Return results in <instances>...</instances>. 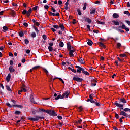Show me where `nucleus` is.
I'll use <instances>...</instances> for the list:
<instances>
[{"mask_svg":"<svg viewBox=\"0 0 130 130\" xmlns=\"http://www.w3.org/2000/svg\"><path fill=\"white\" fill-rule=\"evenodd\" d=\"M122 29H126V27L125 26V25L123 24L122 23Z\"/></svg>","mask_w":130,"mask_h":130,"instance_id":"64","label":"nucleus"},{"mask_svg":"<svg viewBox=\"0 0 130 130\" xmlns=\"http://www.w3.org/2000/svg\"><path fill=\"white\" fill-rule=\"evenodd\" d=\"M43 38L44 40H46V39H47V37L45 35H43Z\"/></svg>","mask_w":130,"mask_h":130,"instance_id":"46","label":"nucleus"},{"mask_svg":"<svg viewBox=\"0 0 130 130\" xmlns=\"http://www.w3.org/2000/svg\"><path fill=\"white\" fill-rule=\"evenodd\" d=\"M93 82L94 83H92V86H96V83H97V81H96V80H93Z\"/></svg>","mask_w":130,"mask_h":130,"instance_id":"48","label":"nucleus"},{"mask_svg":"<svg viewBox=\"0 0 130 130\" xmlns=\"http://www.w3.org/2000/svg\"><path fill=\"white\" fill-rule=\"evenodd\" d=\"M113 18H115V19H117V18H119V15L117 13H114L113 14Z\"/></svg>","mask_w":130,"mask_h":130,"instance_id":"21","label":"nucleus"},{"mask_svg":"<svg viewBox=\"0 0 130 130\" xmlns=\"http://www.w3.org/2000/svg\"><path fill=\"white\" fill-rule=\"evenodd\" d=\"M82 73L83 74H84L85 75H86L87 76H89V75H90V73L86 71H85V69H83L82 70Z\"/></svg>","mask_w":130,"mask_h":130,"instance_id":"18","label":"nucleus"},{"mask_svg":"<svg viewBox=\"0 0 130 130\" xmlns=\"http://www.w3.org/2000/svg\"><path fill=\"white\" fill-rule=\"evenodd\" d=\"M44 8L46 9V10H48V9H49V6H48V5H45L44 6Z\"/></svg>","mask_w":130,"mask_h":130,"instance_id":"51","label":"nucleus"},{"mask_svg":"<svg viewBox=\"0 0 130 130\" xmlns=\"http://www.w3.org/2000/svg\"><path fill=\"white\" fill-rule=\"evenodd\" d=\"M114 104H115V105H116V106L120 108V109H123V104H120L117 102H115Z\"/></svg>","mask_w":130,"mask_h":130,"instance_id":"5","label":"nucleus"},{"mask_svg":"<svg viewBox=\"0 0 130 130\" xmlns=\"http://www.w3.org/2000/svg\"><path fill=\"white\" fill-rule=\"evenodd\" d=\"M75 68H76L77 69V73H81V72L83 71V68H81L80 66H76Z\"/></svg>","mask_w":130,"mask_h":130,"instance_id":"7","label":"nucleus"},{"mask_svg":"<svg viewBox=\"0 0 130 130\" xmlns=\"http://www.w3.org/2000/svg\"><path fill=\"white\" fill-rule=\"evenodd\" d=\"M39 68H40V66H35L32 68V70H37V69H39Z\"/></svg>","mask_w":130,"mask_h":130,"instance_id":"38","label":"nucleus"},{"mask_svg":"<svg viewBox=\"0 0 130 130\" xmlns=\"http://www.w3.org/2000/svg\"><path fill=\"white\" fill-rule=\"evenodd\" d=\"M64 45V44H63V42H60V43H59L60 47H63Z\"/></svg>","mask_w":130,"mask_h":130,"instance_id":"37","label":"nucleus"},{"mask_svg":"<svg viewBox=\"0 0 130 130\" xmlns=\"http://www.w3.org/2000/svg\"><path fill=\"white\" fill-rule=\"evenodd\" d=\"M89 99L91 100V101H90L91 103H94V101H95L93 100V94H90L89 95Z\"/></svg>","mask_w":130,"mask_h":130,"instance_id":"22","label":"nucleus"},{"mask_svg":"<svg viewBox=\"0 0 130 130\" xmlns=\"http://www.w3.org/2000/svg\"><path fill=\"white\" fill-rule=\"evenodd\" d=\"M69 55H70V56H71V57H73V56H74V52H75V50H69Z\"/></svg>","mask_w":130,"mask_h":130,"instance_id":"13","label":"nucleus"},{"mask_svg":"<svg viewBox=\"0 0 130 130\" xmlns=\"http://www.w3.org/2000/svg\"><path fill=\"white\" fill-rule=\"evenodd\" d=\"M23 88H21V90L18 91L19 95H21V93H22V92H23Z\"/></svg>","mask_w":130,"mask_h":130,"instance_id":"47","label":"nucleus"},{"mask_svg":"<svg viewBox=\"0 0 130 130\" xmlns=\"http://www.w3.org/2000/svg\"><path fill=\"white\" fill-rule=\"evenodd\" d=\"M78 61L79 62V63H81L82 64L85 63V62H84V60H83V59L80 58L78 60Z\"/></svg>","mask_w":130,"mask_h":130,"instance_id":"24","label":"nucleus"},{"mask_svg":"<svg viewBox=\"0 0 130 130\" xmlns=\"http://www.w3.org/2000/svg\"><path fill=\"white\" fill-rule=\"evenodd\" d=\"M32 13V8H30L28 11H27V14H28L29 15H31V13Z\"/></svg>","mask_w":130,"mask_h":130,"instance_id":"28","label":"nucleus"},{"mask_svg":"<svg viewBox=\"0 0 130 130\" xmlns=\"http://www.w3.org/2000/svg\"><path fill=\"white\" fill-rule=\"evenodd\" d=\"M96 12V8H92L90 9V14L95 15V13Z\"/></svg>","mask_w":130,"mask_h":130,"instance_id":"11","label":"nucleus"},{"mask_svg":"<svg viewBox=\"0 0 130 130\" xmlns=\"http://www.w3.org/2000/svg\"><path fill=\"white\" fill-rule=\"evenodd\" d=\"M69 70H71V71H72V72H73V73H77V71H76V70L72 69L71 67H69Z\"/></svg>","mask_w":130,"mask_h":130,"instance_id":"31","label":"nucleus"},{"mask_svg":"<svg viewBox=\"0 0 130 130\" xmlns=\"http://www.w3.org/2000/svg\"><path fill=\"white\" fill-rule=\"evenodd\" d=\"M58 5H61L62 4V1H61V0L58 1Z\"/></svg>","mask_w":130,"mask_h":130,"instance_id":"62","label":"nucleus"},{"mask_svg":"<svg viewBox=\"0 0 130 130\" xmlns=\"http://www.w3.org/2000/svg\"><path fill=\"white\" fill-rule=\"evenodd\" d=\"M3 29L4 30V31L6 32L9 28L7 26H3Z\"/></svg>","mask_w":130,"mask_h":130,"instance_id":"39","label":"nucleus"},{"mask_svg":"<svg viewBox=\"0 0 130 130\" xmlns=\"http://www.w3.org/2000/svg\"><path fill=\"white\" fill-rule=\"evenodd\" d=\"M120 115H123V116H125L126 117H128L129 115L127 114V113H125V112L124 111H122L120 112Z\"/></svg>","mask_w":130,"mask_h":130,"instance_id":"8","label":"nucleus"},{"mask_svg":"<svg viewBox=\"0 0 130 130\" xmlns=\"http://www.w3.org/2000/svg\"><path fill=\"white\" fill-rule=\"evenodd\" d=\"M49 114L52 116H57V114L52 110H50V113Z\"/></svg>","mask_w":130,"mask_h":130,"instance_id":"4","label":"nucleus"},{"mask_svg":"<svg viewBox=\"0 0 130 130\" xmlns=\"http://www.w3.org/2000/svg\"><path fill=\"white\" fill-rule=\"evenodd\" d=\"M124 14H125V15H127V16H129L130 17V13L129 12H128V11H124Z\"/></svg>","mask_w":130,"mask_h":130,"instance_id":"29","label":"nucleus"},{"mask_svg":"<svg viewBox=\"0 0 130 130\" xmlns=\"http://www.w3.org/2000/svg\"><path fill=\"white\" fill-rule=\"evenodd\" d=\"M115 116L116 118H117V119L119 118V115H118V114L117 113H115Z\"/></svg>","mask_w":130,"mask_h":130,"instance_id":"58","label":"nucleus"},{"mask_svg":"<svg viewBox=\"0 0 130 130\" xmlns=\"http://www.w3.org/2000/svg\"><path fill=\"white\" fill-rule=\"evenodd\" d=\"M30 100L31 102H32V103H34L35 104L36 103V102L34 100V94H30Z\"/></svg>","mask_w":130,"mask_h":130,"instance_id":"9","label":"nucleus"},{"mask_svg":"<svg viewBox=\"0 0 130 130\" xmlns=\"http://www.w3.org/2000/svg\"><path fill=\"white\" fill-rule=\"evenodd\" d=\"M82 121H83L82 120V119H79V120L78 121L77 123H78V124H81L82 123Z\"/></svg>","mask_w":130,"mask_h":130,"instance_id":"49","label":"nucleus"},{"mask_svg":"<svg viewBox=\"0 0 130 130\" xmlns=\"http://www.w3.org/2000/svg\"><path fill=\"white\" fill-rule=\"evenodd\" d=\"M87 44L88 45H89L90 46H91L92 44H93V42L89 40L88 42H87Z\"/></svg>","mask_w":130,"mask_h":130,"instance_id":"25","label":"nucleus"},{"mask_svg":"<svg viewBox=\"0 0 130 130\" xmlns=\"http://www.w3.org/2000/svg\"><path fill=\"white\" fill-rule=\"evenodd\" d=\"M23 36H24V32H23V31H21L19 32V36L20 37H23Z\"/></svg>","mask_w":130,"mask_h":130,"instance_id":"41","label":"nucleus"},{"mask_svg":"<svg viewBox=\"0 0 130 130\" xmlns=\"http://www.w3.org/2000/svg\"><path fill=\"white\" fill-rule=\"evenodd\" d=\"M112 23H113L115 26H118L119 25V22L118 21H115L114 20L112 21Z\"/></svg>","mask_w":130,"mask_h":130,"instance_id":"23","label":"nucleus"},{"mask_svg":"<svg viewBox=\"0 0 130 130\" xmlns=\"http://www.w3.org/2000/svg\"><path fill=\"white\" fill-rule=\"evenodd\" d=\"M6 105H7V106H8L9 107H13V105H11L10 103H7L6 104Z\"/></svg>","mask_w":130,"mask_h":130,"instance_id":"45","label":"nucleus"},{"mask_svg":"<svg viewBox=\"0 0 130 130\" xmlns=\"http://www.w3.org/2000/svg\"><path fill=\"white\" fill-rule=\"evenodd\" d=\"M15 114L17 115H19V114H21V112L20 111H16Z\"/></svg>","mask_w":130,"mask_h":130,"instance_id":"34","label":"nucleus"},{"mask_svg":"<svg viewBox=\"0 0 130 130\" xmlns=\"http://www.w3.org/2000/svg\"><path fill=\"white\" fill-rule=\"evenodd\" d=\"M59 27L61 29L62 31H64V26H63V24L60 23Z\"/></svg>","mask_w":130,"mask_h":130,"instance_id":"19","label":"nucleus"},{"mask_svg":"<svg viewBox=\"0 0 130 130\" xmlns=\"http://www.w3.org/2000/svg\"><path fill=\"white\" fill-rule=\"evenodd\" d=\"M39 109L40 112H45V110H44L43 109Z\"/></svg>","mask_w":130,"mask_h":130,"instance_id":"56","label":"nucleus"},{"mask_svg":"<svg viewBox=\"0 0 130 130\" xmlns=\"http://www.w3.org/2000/svg\"><path fill=\"white\" fill-rule=\"evenodd\" d=\"M119 101L120 102H122V103H126V100H125V99L124 98H121L119 99Z\"/></svg>","mask_w":130,"mask_h":130,"instance_id":"15","label":"nucleus"},{"mask_svg":"<svg viewBox=\"0 0 130 130\" xmlns=\"http://www.w3.org/2000/svg\"><path fill=\"white\" fill-rule=\"evenodd\" d=\"M10 80H11V74H8V76L6 77V81H7V83H9Z\"/></svg>","mask_w":130,"mask_h":130,"instance_id":"14","label":"nucleus"},{"mask_svg":"<svg viewBox=\"0 0 130 130\" xmlns=\"http://www.w3.org/2000/svg\"><path fill=\"white\" fill-rule=\"evenodd\" d=\"M86 27L89 31H91V26H90V25H87Z\"/></svg>","mask_w":130,"mask_h":130,"instance_id":"54","label":"nucleus"},{"mask_svg":"<svg viewBox=\"0 0 130 130\" xmlns=\"http://www.w3.org/2000/svg\"><path fill=\"white\" fill-rule=\"evenodd\" d=\"M6 89L8 91V92H10V93H12V89L10 87L9 85H6Z\"/></svg>","mask_w":130,"mask_h":130,"instance_id":"16","label":"nucleus"},{"mask_svg":"<svg viewBox=\"0 0 130 130\" xmlns=\"http://www.w3.org/2000/svg\"><path fill=\"white\" fill-rule=\"evenodd\" d=\"M50 112V110H45V112H46V113H48V114H49Z\"/></svg>","mask_w":130,"mask_h":130,"instance_id":"59","label":"nucleus"},{"mask_svg":"<svg viewBox=\"0 0 130 130\" xmlns=\"http://www.w3.org/2000/svg\"><path fill=\"white\" fill-rule=\"evenodd\" d=\"M34 28L36 32V33H37V34H38V33H39V30H38V28H37L36 27H35V26H34Z\"/></svg>","mask_w":130,"mask_h":130,"instance_id":"33","label":"nucleus"},{"mask_svg":"<svg viewBox=\"0 0 130 130\" xmlns=\"http://www.w3.org/2000/svg\"><path fill=\"white\" fill-rule=\"evenodd\" d=\"M23 15H25V14H27V10H24L22 12Z\"/></svg>","mask_w":130,"mask_h":130,"instance_id":"57","label":"nucleus"},{"mask_svg":"<svg viewBox=\"0 0 130 130\" xmlns=\"http://www.w3.org/2000/svg\"><path fill=\"white\" fill-rule=\"evenodd\" d=\"M11 101L12 102L13 104H12V106H15L14 104H16V101L14 100H11Z\"/></svg>","mask_w":130,"mask_h":130,"instance_id":"32","label":"nucleus"},{"mask_svg":"<svg viewBox=\"0 0 130 130\" xmlns=\"http://www.w3.org/2000/svg\"><path fill=\"white\" fill-rule=\"evenodd\" d=\"M31 36L32 38H35V37H36V34L35 32H32L31 34Z\"/></svg>","mask_w":130,"mask_h":130,"instance_id":"30","label":"nucleus"},{"mask_svg":"<svg viewBox=\"0 0 130 130\" xmlns=\"http://www.w3.org/2000/svg\"><path fill=\"white\" fill-rule=\"evenodd\" d=\"M123 110L125 112H130V109L128 108H125Z\"/></svg>","mask_w":130,"mask_h":130,"instance_id":"26","label":"nucleus"},{"mask_svg":"<svg viewBox=\"0 0 130 130\" xmlns=\"http://www.w3.org/2000/svg\"><path fill=\"white\" fill-rule=\"evenodd\" d=\"M37 9H38V6H35L32 8V10H34V11H36Z\"/></svg>","mask_w":130,"mask_h":130,"instance_id":"55","label":"nucleus"},{"mask_svg":"<svg viewBox=\"0 0 130 130\" xmlns=\"http://www.w3.org/2000/svg\"><path fill=\"white\" fill-rule=\"evenodd\" d=\"M23 26H24L25 27H28V23L26 22L23 23Z\"/></svg>","mask_w":130,"mask_h":130,"instance_id":"61","label":"nucleus"},{"mask_svg":"<svg viewBox=\"0 0 130 130\" xmlns=\"http://www.w3.org/2000/svg\"><path fill=\"white\" fill-rule=\"evenodd\" d=\"M98 24H99L100 25H104L105 24V22L98 21Z\"/></svg>","mask_w":130,"mask_h":130,"instance_id":"35","label":"nucleus"},{"mask_svg":"<svg viewBox=\"0 0 130 130\" xmlns=\"http://www.w3.org/2000/svg\"><path fill=\"white\" fill-rule=\"evenodd\" d=\"M83 19L85 22H87L88 24H91L92 23V20L89 17H83Z\"/></svg>","mask_w":130,"mask_h":130,"instance_id":"3","label":"nucleus"},{"mask_svg":"<svg viewBox=\"0 0 130 130\" xmlns=\"http://www.w3.org/2000/svg\"><path fill=\"white\" fill-rule=\"evenodd\" d=\"M120 56L121 57H125V56H126V55H125V54H121L120 55Z\"/></svg>","mask_w":130,"mask_h":130,"instance_id":"52","label":"nucleus"},{"mask_svg":"<svg viewBox=\"0 0 130 130\" xmlns=\"http://www.w3.org/2000/svg\"><path fill=\"white\" fill-rule=\"evenodd\" d=\"M28 119L31 121H38L39 119H44V117L39 116H34V117H28Z\"/></svg>","mask_w":130,"mask_h":130,"instance_id":"2","label":"nucleus"},{"mask_svg":"<svg viewBox=\"0 0 130 130\" xmlns=\"http://www.w3.org/2000/svg\"><path fill=\"white\" fill-rule=\"evenodd\" d=\"M78 109H79V111L80 112H81V111H83V108H82V106L79 107V108H78Z\"/></svg>","mask_w":130,"mask_h":130,"instance_id":"53","label":"nucleus"},{"mask_svg":"<svg viewBox=\"0 0 130 130\" xmlns=\"http://www.w3.org/2000/svg\"><path fill=\"white\" fill-rule=\"evenodd\" d=\"M99 46H100V47H102L103 48H106L105 45L102 42L99 43Z\"/></svg>","mask_w":130,"mask_h":130,"instance_id":"20","label":"nucleus"},{"mask_svg":"<svg viewBox=\"0 0 130 130\" xmlns=\"http://www.w3.org/2000/svg\"><path fill=\"white\" fill-rule=\"evenodd\" d=\"M73 80L76 81V82H82L83 81V79L79 77H73Z\"/></svg>","mask_w":130,"mask_h":130,"instance_id":"6","label":"nucleus"},{"mask_svg":"<svg viewBox=\"0 0 130 130\" xmlns=\"http://www.w3.org/2000/svg\"><path fill=\"white\" fill-rule=\"evenodd\" d=\"M86 7H87V4L86 3H85L84 4V6L83 7V10H84V11H85V10H86Z\"/></svg>","mask_w":130,"mask_h":130,"instance_id":"40","label":"nucleus"},{"mask_svg":"<svg viewBox=\"0 0 130 130\" xmlns=\"http://www.w3.org/2000/svg\"><path fill=\"white\" fill-rule=\"evenodd\" d=\"M48 49H49V51H52V50H53V48H52V47H51V46H49Z\"/></svg>","mask_w":130,"mask_h":130,"instance_id":"42","label":"nucleus"},{"mask_svg":"<svg viewBox=\"0 0 130 130\" xmlns=\"http://www.w3.org/2000/svg\"><path fill=\"white\" fill-rule=\"evenodd\" d=\"M50 15L51 16H53V17H55V16H59V13L57 12L56 13H54L50 12Z\"/></svg>","mask_w":130,"mask_h":130,"instance_id":"12","label":"nucleus"},{"mask_svg":"<svg viewBox=\"0 0 130 130\" xmlns=\"http://www.w3.org/2000/svg\"><path fill=\"white\" fill-rule=\"evenodd\" d=\"M77 12L78 13V15L79 16L82 15V13L81 12V10L80 9H77Z\"/></svg>","mask_w":130,"mask_h":130,"instance_id":"36","label":"nucleus"},{"mask_svg":"<svg viewBox=\"0 0 130 130\" xmlns=\"http://www.w3.org/2000/svg\"><path fill=\"white\" fill-rule=\"evenodd\" d=\"M67 49L69 51L73 49V47L71 46V43L70 42L67 43Z\"/></svg>","mask_w":130,"mask_h":130,"instance_id":"10","label":"nucleus"},{"mask_svg":"<svg viewBox=\"0 0 130 130\" xmlns=\"http://www.w3.org/2000/svg\"><path fill=\"white\" fill-rule=\"evenodd\" d=\"M70 94V92L69 91H66L64 93H63L62 95L61 94H59L56 98H55V100H58V99H63V98H68L69 95Z\"/></svg>","mask_w":130,"mask_h":130,"instance_id":"1","label":"nucleus"},{"mask_svg":"<svg viewBox=\"0 0 130 130\" xmlns=\"http://www.w3.org/2000/svg\"><path fill=\"white\" fill-rule=\"evenodd\" d=\"M53 27L54 28H55V29H59V26L58 25H54L53 26Z\"/></svg>","mask_w":130,"mask_h":130,"instance_id":"44","label":"nucleus"},{"mask_svg":"<svg viewBox=\"0 0 130 130\" xmlns=\"http://www.w3.org/2000/svg\"><path fill=\"white\" fill-rule=\"evenodd\" d=\"M25 44H29V40L26 39L24 40Z\"/></svg>","mask_w":130,"mask_h":130,"instance_id":"43","label":"nucleus"},{"mask_svg":"<svg viewBox=\"0 0 130 130\" xmlns=\"http://www.w3.org/2000/svg\"><path fill=\"white\" fill-rule=\"evenodd\" d=\"M120 46H121V44H120V43H117V48H119V47H120Z\"/></svg>","mask_w":130,"mask_h":130,"instance_id":"50","label":"nucleus"},{"mask_svg":"<svg viewBox=\"0 0 130 130\" xmlns=\"http://www.w3.org/2000/svg\"><path fill=\"white\" fill-rule=\"evenodd\" d=\"M125 22L127 23V24H128V25L129 26H130V21H129V20H126V21H125Z\"/></svg>","mask_w":130,"mask_h":130,"instance_id":"63","label":"nucleus"},{"mask_svg":"<svg viewBox=\"0 0 130 130\" xmlns=\"http://www.w3.org/2000/svg\"><path fill=\"white\" fill-rule=\"evenodd\" d=\"M92 103H94L96 106H100V103L96 102V100H94V102Z\"/></svg>","mask_w":130,"mask_h":130,"instance_id":"27","label":"nucleus"},{"mask_svg":"<svg viewBox=\"0 0 130 130\" xmlns=\"http://www.w3.org/2000/svg\"><path fill=\"white\" fill-rule=\"evenodd\" d=\"M9 71L10 73H14V72H15V69L13 68V66H10Z\"/></svg>","mask_w":130,"mask_h":130,"instance_id":"17","label":"nucleus"},{"mask_svg":"<svg viewBox=\"0 0 130 130\" xmlns=\"http://www.w3.org/2000/svg\"><path fill=\"white\" fill-rule=\"evenodd\" d=\"M43 70L44 71V72L46 73V74H48V71H47V70L45 68L43 69Z\"/></svg>","mask_w":130,"mask_h":130,"instance_id":"60","label":"nucleus"}]
</instances>
